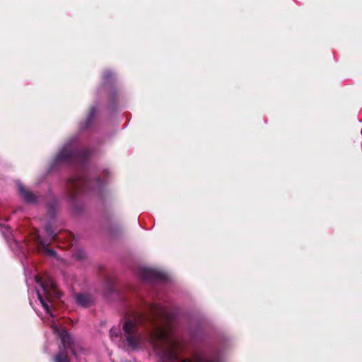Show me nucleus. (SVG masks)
Masks as SVG:
<instances>
[{"mask_svg": "<svg viewBox=\"0 0 362 362\" xmlns=\"http://www.w3.org/2000/svg\"><path fill=\"white\" fill-rule=\"evenodd\" d=\"M45 252L47 254V255H54L55 252L54 251L52 250H49V249H45Z\"/></svg>", "mask_w": 362, "mask_h": 362, "instance_id": "7", "label": "nucleus"}, {"mask_svg": "<svg viewBox=\"0 0 362 362\" xmlns=\"http://www.w3.org/2000/svg\"><path fill=\"white\" fill-rule=\"evenodd\" d=\"M18 189L22 197L26 202H32L34 198L33 194H31L25 188H24L22 185L18 186Z\"/></svg>", "mask_w": 362, "mask_h": 362, "instance_id": "4", "label": "nucleus"}, {"mask_svg": "<svg viewBox=\"0 0 362 362\" xmlns=\"http://www.w3.org/2000/svg\"><path fill=\"white\" fill-rule=\"evenodd\" d=\"M37 296H38V298L42 304V305L43 306V308H45V310L46 311L47 313L49 314L50 315H52V313H51V311H50V308H49V303L48 302H47L43 298L42 296H41V294L40 293H37Z\"/></svg>", "mask_w": 362, "mask_h": 362, "instance_id": "5", "label": "nucleus"}, {"mask_svg": "<svg viewBox=\"0 0 362 362\" xmlns=\"http://www.w3.org/2000/svg\"><path fill=\"white\" fill-rule=\"evenodd\" d=\"M56 362H69V359L66 354H59L55 358Z\"/></svg>", "mask_w": 362, "mask_h": 362, "instance_id": "6", "label": "nucleus"}, {"mask_svg": "<svg viewBox=\"0 0 362 362\" xmlns=\"http://www.w3.org/2000/svg\"><path fill=\"white\" fill-rule=\"evenodd\" d=\"M76 299L78 304L82 306H88L92 301L90 296L87 294H78Z\"/></svg>", "mask_w": 362, "mask_h": 362, "instance_id": "3", "label": "nucleus"}, {"mask_svg": "<svg viewBox=\"0 0 362 362\" xmlns=\"http://www.w3.org/2000/svg\"><path fill=\"white\" fill-rule=\"evenodd\" d=\"M36 281L40 284L45 294L47 301L51 298L59 297V292L51 278H48L45 282H42L39 277H36Z\"/></svg>", "mask_w": 362, "mask_h": 362, "instance_id": "1", "label": "nucleus"}, {"mask_svg": "<svg viewBox=\"0 0 362 362\" xmlns=\"http://www.w3.org/2000/svg\"><path fill=\"white\" fill-rule=\"evenodd\" d=\"M54 333L59 335L62 340V343L64 349H70L74 354H75L71 345L72 341L70 336L68 334L66 330L61 329L55 323H52L51 325Z\"/></svg>", "mask_w": 362, "mask_h": 362, "instance_id": "2", "label": "nucleus"}]
</instances>
